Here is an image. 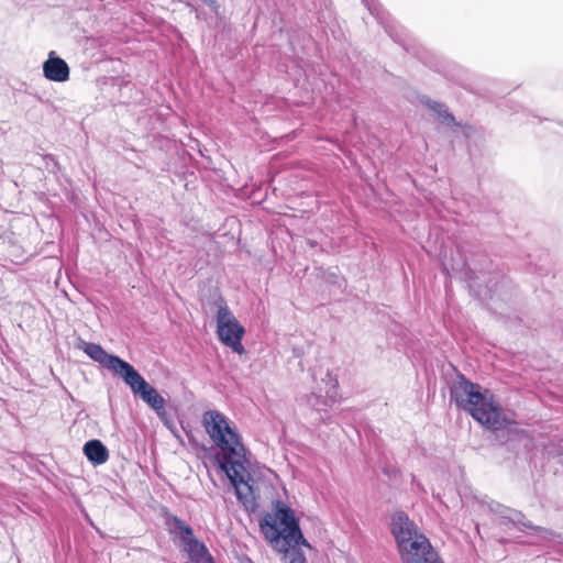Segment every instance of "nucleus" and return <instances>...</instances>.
I'll list each match as a JSON object with an SVG mask.
<instances>
[{
    "label": "nucleus",
    "instance_id": "nucleus-1",
    "mask_svg": "<svg viewBox=\"0 0 563 563\" xmlns=\"http://www.w3.org/2000/svg\"><path fill=\"white\" fill-rule=\"evenodd\" d=\"M202 424L212 442L221 450L219 465L234 486L236 498L247 506L254 501L246 450L240 435L230 427L227 417L218 410H207Z\"/></svg>",
    "mask_w": 563,
    "mask_h": 563
},
{
    "label": "nucleus",
    "instance_id": "nucleus-2",
    "mask_svg": "<svg viewBox=\"0 0 563 563\" xmlns=\"http://www.w3.org/2000/svg\"><path fill=\"white\" fill-rule=\"evenodd\" d=\"M265 539L283 554L285 563H306L300 545L310 548L299 528L294 511L282 501L275 503V511L267 512L260 520Z\"/></svg>",
    "mask_w": 563,
    "mask_h": 563
},
{
    "label": "nucleus",
    "instance_id": "nucleus-3",
    "mask_svg": "<svg viewBox=\"0 0 563 563\" xmlns=\"http://www.w3.org/2000/svg\"><path fill=\"white\" fill-rule=\"evenodd\" d=\"M451 400L468 412L476 421L490 430H500L506 424L501 407L494 400L493 394L481 385L459 376L450 388Z\"/></svg>",
    "mask_w": 563,
    "mask_h": 563
},
{
    "label": "nucleus",
    "instance_id": "nucleus-4",
    "mask_svg": "<svg viewBox=\"0 0 563 563\" xmlns=\"http://www.w3.org/2000/svg\"><path fill=\"white\" fill-rule=\"evenodd\" d=\"M217 311V334L219 340L240 355L245 353L242 339L245 333L243 325L238 321L222 297L216 300Z\"/></svg>",
    "mask_w": 563,
    "mask_h": 563
},
{
    "label": "nucleus",
    "instance_id": "nucleus-5",
    "mask_svg": "<svg viewBox=\"0 0 563 563\" xmlns=\"http://www.w3.org/2000/svg\"><path fill=\"white\" fill-rule=\"evenodd\" d=\"M130 386L133 394L139 395L157 416L166 422L165 399L151 386L144 377L131 365L121 377Z\"/></svg>",
    "mask_w": 563,
    "mask_h": 563
},
{
    "label": "nucleus",
    "instance_id": "nucleus-6",
    "mask_svg": "<svg viewBox=\"0 0 563 563\" xmlns=\"http://www.w3.org/2000/svg\"><path fill=\"white\" fill-rule=\"evenodd\" d=\"M77 346L78 349L82 350L95 362H98L108 369H111L114 374L119 375L120 377H122L123 374L131 366L130 363L123 361L119 356L108 354L99 344L80 340Z\"/></svg>",
    "mask_w": 563,
    "mask_h": 563
},
{
    "label": "nucleus",
    "instance_id": "nucleus-7",
    "mask_svg": "<svg viewBox=\"0 0 563 563\" xmlns=\"http://www.w3.org/2000/svg\"><path fill=\"white\" fill-rule=\"evenodd\" d=\"M390 530L397 542L399 553L405 551V548L408 549L417 537H424L418 532L415 522L404 511H398L391 517Z\"/></svg>",
    "mask_w": 563,
    "mask_h": 563
},
{
    "label": "nucleus",
    "instance_id": "nucleus-8",
    "mask_svg": "<svg viewBox=\"0 0 563 563\" xmlns=\"http://www.w3.org/2000/svg\"><path fill=\"white\" fill-rule=\"evenodd\" d=\"M400 558L404 563H442L426 537H417L408 549L400 552Z\"/></svg>",
    "mask_w": 563,
    "mask_h": 563
},
{
    "label": "nucleus",
    "instance_id": "nucleus-9",
    "mask_svg": "<svg viewBox=\"0 0 563 563\" xmlns=\"http://www.w3.org/2000/svg\"><path fill=\"white\" fill-rule=\"evenodd\" d=\"M69 66L54 51L48 53V58L43 63V74L46 79L56 82H64L69 79Z\"/></svg>",
    "mask_w": 563,
    "mask_h": 563
},
{
    "label": "nucleus",
    "instance_id": "nucleus-10",
    "mask_svg": "<svg viewBox=\"0 0 563 563\" xmlns=\"http://www.w3.org/2000/svg\"><path fill=\"white\" fill-rule=\"evenodd\" d=\"M84 454L93 465L104 464L109 459V451L100 440H90L84 445Z\"/></svg>",
    "mask_w": 563,
    "mask_h": 563
},
{
    "label": "nucleus",
    "instance_id": "nucleus-11",
    "mask_svg": "<svg viewBox=\"0 0 563 563\" xmlns=\"http://www.w3.org/2000/svg\"><path fill=\"white\" fill-rule=\"evenodd\" d=\"M489 509L496 514H499L500 516L503 517H506L505 516V511H508V509H504V507L501 505H499L498 503H494L492 501L489 505ZM509 512L511 514V516H508V518L517 523V525H521L522 527L525 528H528V529H533V530H537V531H540L542 533H544L543 537H548V534H553L551 531L544 529V528H540V527H534L532 525L531 521H529L525 515H522L521 512H518V511H515V510H509Z\"/></svg>",
    "mask_w": 563,
    "mask_h": 563
},
{
    "label": "nucleus",
    "instance_id": "nucleus-12",
    "mask_svg": "<svg viewBox=\"0 0 563 563\" xmlns=\"http://www.w3.org/2000/svg\"><path fill=\"white\" fill-rule=\"evenodd\" d=\"M192 563H214L207 547L199 540H190V543L184 547Z\"/></svg>",
    "mask_w": 563,
    "mask_h": 563
},
{
    "label": "nucleus",
    "instance_id": "nucleus-13",
    "mask_svg": "<svg viewBox=\"0 0 563 563\" xmlns=\"http://www.w3.org/2000/svg\"><path fill=\"white\" fill-rule=\"evenodd\" d=\"M423 103L437 115V119L445 125L453 126L459 125L452 113L449 112L448 108L440 102L431 99L423 100Z\"/></svg>",
    "mask_w": 563,
    "mask_h": 563
},
{
    "label": "nucleus",
    "instance_id": "nucleus-14",
    "mask_svg": "<svg viewBox=\"0 0 563 563\" xmlns=\"http://www.w3.org/2000/svg\"><path fill=\"white\" fill-rule=\"evenodd\" d=\"M172 522L174 532L178 534L183 547L189 544L190 540H197L194 536L192 528L186 525L181 519L173 517Z\"/></svg>",
    "mask_w": 563,
    "mask_h": 563
},
{
    "label": "nucleus",
    "instance_id": "nucleus-15",
    "mask_svg": "<svg viewBox=\"0 0 563 563\" xmlns=\"http://www.w3.org/2000/svg\"><path fill=\"white\" fill-rule=\"evenodd\" d=\"M301 401L306 406L314 409L318 412L324 410L325 407L328 406V399L322 397L321 395L316 394V393H310V394L305 395L301 398Z\"/></svg>",
    "mask_w": 563,
    "mask_h": 563
},
{
    "label": "nucleus",
    "instance_id": "nucleus-16",
    "mask_svg": "<svg viewBox=\"0 0 563 563\" xmlns=\"http://www.w3.org/2000/svg\"><path fill=\"white\" fill-rule=\"evenodd\" d=\"M366 7H368V10L372 12V14H374L380 21V23H383V16L378 9L376 7H371L369 3H366Z\"/></svg>",
    "mask_w": 563,
    "mask_h": 563
},
{
    "label": "nucleus",
    "instance_id": "nucleus-17",
    "mask_svg": "<svg viewBox=\"0 0 563 563\" xmlns=\"http://www.w3.org/2000/svg\"><path fill=\"white\" fill-rule=\"evenodd\" d=\"M366 7H368V10L372 12V14H374L380 21V23H383V16L378 9L376 7H371L369 3H366Z\"/></svg>",
    "mask_w": 563,
    "mask_h": 563
}]
</instances>
